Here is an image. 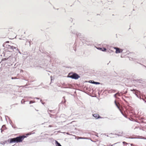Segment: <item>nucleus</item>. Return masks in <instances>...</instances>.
Wrapping results in <instances>:
<instances>
[{
	"label": "nucleus",
	"mask_w": 146,
	"mask_h": 146,
	"mask_svg": "<svg viewBox=\"0 0 146 146\" xmlns=\"http://www.w3.org/2000/svg\"><path fill=\"white\" fill-rule=\"evenodd\" d=\"M89 82L90 83H91L96 84H100V83L99 82H95L93 80H90L89 81Z\"/></svg>",
	"instance_id": "obj_7"
},
{
	"label": "nucleus",
	"mask_w": 146,
	"mask_h": 146,
	"mask_svg": "<svg viewBox=\"0 0 146 146\" xmlns=\"http://www.w3.org/2000/svg\"><path fill=\"white\" fill-rule=\"evenodd\" d=\"M123 144H124V145H125V144L127 145V144H128V143H126V142H125V141H123Z\"/></svg>",
	"instance_id": "obj_25"
},
{
	"label": "nucleus",
	"mask_w": 146,
	"mask_h": 146,
	"mask_svg": "<svg viewBox=\"0 0 146 146\" xmlns=\"http://www.w3.org/2000/svg\"><path fill=\"white\" fill-rule=\"evenodd\" d=\"M15 78H14L13 77H12L11 78V79H15Z\"/></svg>",
	"instance_id": "obj_45"
},
{
	"label": "nucleus",
	"mask_w": 146,
	"mask_h": 146,
	"mask_svg": "<svg viewBox=\"0 0 146 146\" xmlns=\"http://www.w3.org/2000/svg\"><path fill=\"white\" fill-rule=\"evenodd\" d=\"M31 41H28L27 40L26 42V44H27L28 43L29 44V46H30L31 45Z\"/></svg>",
	"instance_id": "obj_16"
},
{
	"label": "nucleus",
	"mask_w": 146,
	"mask_h": 146,
	"mask_svg": "<svg viewBox=\"0 0 146 146\" xmlns=\"http://www.w3.org/2000/svg\"><path fill=\"white\" fill-rule=\"evenodd\" d=\"M106 52H109V53H111V52H113V51L112 50H107Z\"/></svg>",
	"instance_id": "obj_15"
},
{
	"label": "nucleus",
	"mask_w": 146,
	"mask_h": 146,
	"mask_svg": "<svg viewBox=\"0 0 146 146\" xmlns=\"http://www.w3.org/2000/svg\"><path fill=\"white\" fill-rule=\"evenodd\" d=\"M53 111V110H49L48 111V112L49 113V112H52Z\"/></svg>",
	"instance_id": "obj_32"
},
{
	"label": "nucleus",
	"mask_w": 146,
	"mask_h": 146,
	"mask_svg": "<svg viewBox=\"0 0 146 146\" xmlns=\"http://www.w3.org/2000/svg\"><path fill=\"white\" fill-rule=\"evenodd\" d=\"M122 98L123 99V100L125 101V102H126V101L123 98Z\"/></svg>",
	"instance_id": "obj_43"
},
{
	"label": "nucleus",
	"mask_w": 146,
	"mask_h": 146,
	"mask_svg": "<svg viewBox=\"0 0 146 146\" xmlns=\"http://www.w3.org/2000/svg\"><path fill=\"white\" fill-rule=\"evenodd\" d=\"M77 140H78L79 139H80V137H78L77 138Z\"/></svg>",
	"instance_id": "obj_39"
},
{
	"label": "nucleus",
	"mask_w": 146,
	"mask_h": 146,
	"mask_svg": "<svg viewBox=\"0 0 146 146\" xmlns=\"http://www.w3.org/2000/svg\"><path fill=\"white\" fill-rule=\"evenodd\" d=\"M26 137V136L25 135L20 136L16 137L15 138H11L10 139V143H18L22 142L24 138Z\"/></svg>",
	"instance_id": "obj_1"
},
{
	"label": "nucleus",
	"mask_w": 146,
	"mask_h": 146,
	"mask_svg": "<svg viewBox=\"0 0 146 146\" xmlns=\"http://www.w3.org/2000/svg\"><path fill=\"white\" fill-rule=\"evenodd\" d=\"M103 48V49L102 50V51H105L107 50L106 48Z\"/></svg>",
	"instance_id": "obj_21"
},
{
	"label": "nucleus",
	"mask_w": 146,
	"mask_h": 146,
	"mask_svg": "<svg viewBox=\"0 0 146 146\" xmlns=\"http://www.w3.org/2000/svg\"><path fill=\"white\" fill-rule=\"evenodd\" d=\"M114 48L116 49L115 53H119L122 52L123 51L122 49H120L118 48L115 47Z\"/></svg>",
	"instance_id": "obj_5"
},
{
	"label": "nucleus",
	"mask_w": 146,
	"mask_h": 146,
	"mask_svg": "<svg viewBox=\"0 0 146 146\" xmlns=\"http://www.w3.org/2000/svg\"><path fill=\"white\" fill-rule=\"evenodd\" d=\"M113 145H111V144H110V145H108V146H112Z\"/></svg>",
	"instance_id": "obj_40"
},
{
	"label": "nucleus",
	"mask_w": 146,
	"mask_h": 146,
	"mask_svg": "<svg viewBox=\"0 0 146 146\" xmlns=\"http://www.w3.org/2000/svg\"><path fill=\"white\" fill-rule=\"evenodd\" d=\"M131 91H134L135 92H133V93L135 94V95L137 96V97H138V95L136 94V91H137V90H135L133 89V90H131Z\"/></svg>",
	"instance_id": "obj_12"
},
{
	"label": "nucleus",
	"mask_w": 146,
	"mask_h": 146,
	"mask_svg": "<svg viewBox=\"0 0 146 146\" xmlns=\"http://www.w3.org/2000/svg\"><path fill=\"white\" fill-rule=\"evenodd\" d=\"M68 77L72 79L77 80L80 78V76L76 73L70 72L69 73Z\"/></svg>",
	"instance_id": "obj_2"
},
{
	"label": "nucleus",
	"mask_w": 146,
	"mask_h": 146,
	"mask_svg": "<svg viewBox=\"0 0 146 146\" xmlns=\"http://www.w3.org/2000/svg\"><path fill=\"white\" fill-rule=\"evenodd\" d=\"M7 118H9V117H8V116H6H6H5V119H6V120H7Z\"/></svg>",
	"instance_id": "obj_34"
},
{
	"label": "nucleus",
	"mask_w": 146,
	"mask_h": 146,
	"mask_svg": "<svg viewBox=\"0 0 146 146\" xmlns=\"http://www.w3.org/2000/svg\"><path fill=\"white\" fill-rule=\"evenodd\" d=\"M87 138L80 137V139H87Z\"/></svg>",
	"instance_id": "obj_28"
},
{
	"label": "nucleus",
	"mask_w": 146,
	"mask_h": 146,
	"mask_svg": "<svg viewBox=\"0 0 146 146\" xmlns=\"http://www.w3.org/2000/svg\"><path fill=\"white\" fill-rule=\"evenodd\" d=\"M118 143H118H114V144H113V145H115V144H117V143Z\"/></svg>",
	"instance_id": "obj_47"
},
{
	"label": "nucleus",
	"mask_w": 146,
	"mask_h": 146,
	"mask_svg": "<svg viewBox=\"0 0 146 146\" xmlns=\"http://www.w3.org/2000/svg\"><path fill=\"white\" fill-rule=\"evenodd\" d=\"M9 42L8 41H7L6 42V43H9Z\"/></svg>",
	"instance_id": "obj_48"
},
{
	"label": "nucleus",
	"mask_w": 146,
	"mask_h": 146,
	"mask_svg": "<svg viewBox=\"0 0 146 146\" xmlns=\"http://www.w3.org/2000/svg\"><path fill=\"white\" fill-rule=\"evenodd\" d=\"M56 146H62L60 143L56 141Z\"/></svg>",
	"instance_id": "obj_13"
},
{
	"label": "nucleus",
	"mask_w": 146,
	"mask_h": 146,
	"mask_svg": "<svg viewBox=\"0 0 146 146\" xmlns=\"http://www.w3.org/2000/svg\"><path fill=\"white\" fill-rule=\"evenodd\" d=\"M114 102L116 106L119 110H120V107L119 106V105H120L118 103H117L116 100Z\"/></svg>",
	"instance_id": "obj_9"
},
{
	"label": "nucleus",
	"mask_w": 146,
	"mask_h": 146,
	"mask_svg": "<svg viewBox=\"0 0 146 146\" xmlns=\"http://www.w3.org/2000/svg\"><path fill=\"white\" fill-rule=\"evenodd\" d=\"M24 98H27V99H28L29 98H32L31 97H24Z\"/></svg>",
	"instance_id": "obj_24"
},
{
	"label": "nucleus",
	"mask_w": 146,
	"mask_h": 146,
	"mask_svg": "<svg viewBox=\"0 0 146 146\" xmlns=\"http://www.w3.org/2000/svg\"><path fill=\"white\" fill-rule=\"evenodd\" d=\"M50 114V116L51 117H52V116L53 115L52 114Z\"/></svg>",
	"instance_id": "obj_37"
},
{
	"label": "nucleus",
	"mask_w": 146,
	"mask_h": 146,
	"mask_svg": "<svg viewBox=\"0 0 146 146\" xmlns=\"http://www.w3.org/2000/svg\"><path fill=\"white\" fill-rule=\"evenodd\" d=\"M132 145H133V144H131V146H132Z\"/></svg>",
	"instance_id": "obj_52"
},
{
	"label": "nucleus",
	"mask_w": 146,
	"mask_h": 146,
	"mask_svg": "<svg viewBox=\"0 0 146 146\" xmlns=\"http://www.w3.org/2000/svg\"><path fill=\"white\" fill-rule=\"evenodd\" d=\"M1 133H2V132L4 131V129H3L2 128H1Z\"/></svg>",
	"instance_id": "obj_33"
},
{
	"label": "nucleus",
	"mask_w": 146,
	"mask_h": 146,
	"mask_svg": "<svg viewBox=\"0 0 146 146\" xmlns=\"http://www.w3.org/2000/svg\"><path fill=\"white\" fill-rule=\"evenodd\" d=\"M63 98H64V102H63V101H62V102H61V103H62L63 104H64V103H65L66 102V100H65V98H64V97H63Z\"/></svg>",
	"instance_id": "obj_22"
},
{
	"label": "nucleus",
	"mask_w": 146,
	"mask_h": 146,
	"mask_svg": "<svg viewBox=\"0 0 146 146\" xmlns=\"http://www.w3.org/2000/svg\"><path fill=\"white\" fill-rule=\"evenodd\" d=\"M35 102H33L32 101H30V102H29V104H31L32 103H34Z\"/></svg>",
	"instance_id": "obj_26"
},
{
	"label": "nucleus",
	"mask_w": 146,
	"mask_h": 146,
	"mask_svg": "<svg viewBox=\"0 0 146 146\" xmlns=\"http://www.w3.org/2000/svg\"><path fill=\"white\" fill-rule=\"evenodd\" d=\"M120 93H121L122 94H124V92H121Z\"/></svg>",
	"instance_id": "obj_41"
},
{
	"label": "nucleus",
	"mask_w": 146,
	"mask_h": 146,
	"mask_svg": "<svg viewBox=\"0 0 146 146\" xmlns=\"http://www.w3.org/2000/svg\"><path fill=\"white\" fill-rule=\"evenodd\" d=\"M25 101H24V99H23L21 101V104H25Z\"/></svg>",
	"instance_id": "obj_18"
},
{
	"label": "nucleus",
	"mask_w": 146,
	"mask_h": 146,
	"mask_svg": "<svg viewBox=\"0 0 146 146\" xmlns=\"http://www.w3.org/2000/svg\"><path fill=\"white\" fill-rule=\"evenodd\" d=\"M6 47L8 49L9 51H14V49H16V47H14L13 46H11L9 45H7Z\"/></svg>",
	"instance_id": "obj_4"
},
{
	"label": "nucleus",
	"mask_w": 146,
	"mask_h": 146,
	"mask_svg": "<svg viewBox=\"0 0 146 146\" xmlns=\"http://www.w3.org/2000/svg\"><path fill=\"white\" fill-rule=\"evenodd\" d=\"M42 104H44L42 102Z\"/></svg>",
	"instance_id": "obj_51"
},
{
	"label": "nucleus",
	"mask_w": 146,
	"mask_h": 146,
	"mask_svg": "<svg viewBox=\"0 0 146 146\" xmlns=\"http://www.w3.org/2000/svg\"><path fill=\"white\" fill-rule=\"evenodd\" d=\"M127 91H126L125 92H124V94H125L126 93H127Z\"/></svg>",
	"instance_id": "obj_44"
},
{
	"label": "nucleus",
	"mask_w": 146,
	"mask_h": 146,
	"mask_svg": "<svg viewBox=\"0 0 146 146\" xmlns=\"http://www.w3.org/2000/svg\"><path fill=\"white\" fill-rule=\"evenodd\" d=\"M93 116L96 118V119H98L99 118H101L102 117H101L100 116H99L98 114L97 113H95L94 114H93Z\"/></svg>",
	"instance_id": "obj_6"
},
{
	"label": "nucleus",
	"mask_w": 146,
	"mask_h": 146,
	"mask_svg": "<svg viewBox=\"0 0 146 146\" xmlns=\"http://www.w3.org/2000/svg\"><path fill=\"white\" fill-rule=\"evenodd\" d=\"M121 113L125 117H127V116H126V115H125L123 113V112H122V111H121Z\"/></svg>",
	"instance_id": "obj_27"
},
{
	"label": "nucleus",
	"mask_w": 146,
	"mask_h": 146,
	"mask_svg": "<svg viewBox=\"0 0 146 146\" xmlns=\"http://www.w3.org/2000/svg\"><path fill=\"white\" fill-rule=\"evenodd\" d=\"M16 49L18 51L19 53H20V54H21V52H20V51L18 49V48H16Z\"/></svg>",
	"instance_id": "obj_23"
},
{
	"label": "nucleus",
	"mask_w": 146,
	"mask_h": 146,
	"mask_svg": "<svg viewBox=\"0 0 146 146\" xmlns=\"http://www.w3.org/2000/svg\"><path fill=\"white\" fill-rule=\"evenodd\" d=\"M35 98L36 99H39V98Z\"/></svg>",
	"instance_id": "obj_46"
},
{
	"label": "nucleus",
	"mask_w": 146,
	"mask_h": 146,
	"mask_svg": "<svg viewBox=\"0 0 146 146\" xmlns=\"http://www.w3.org/2000/svg\"><path fill=\"white\" fill-rule=\"evenodd\" d=\"M117 95H118L119 96H120V95H119V94L118 92L116 93V94H115L114 95V97H116V96Z\"/></svg>",
	"instance_id": "obj_17"
},
{
	"label": "nucleus",
	"mask_w": 146,
	"mask_h": 146,
	"mask_svg": "<svg viewBox=\"0 0 146 146\" xmlns=\"http://www.w3.org/2000/svg\"><path fill=\"white\" fill-rule=\"evenodd\" d=\"M48 127H52V125H49Z\"/></svg>",
	"instance_id": "obj_38"
},
{
	"label": "nucleus",
	"mask_w": 146,
	"mask_h": 146,
	"mask_svg": "<svg viewBox=\"0 0 146 146\" xmlns=\"http://www.w3.org/2000/svg\"><path fill=\"white\" fill-rule=\"evenodd\" d=\"M76 35L77 37L80 38V40L82 41L83 42H87V39L86 38L84 37L82 35L81 33H78L76 34Z\"/></svg>",
	"instance_id": "obj_3"
},
{
	"label": "nucleus",
	"mask_w": 146,
	"mask_h": 146,
	"mask_svg": "<svg viewBox=\"0 0 146 146\" xmlns=\"http://www.w3.org/2000/svg\"><path fill=\"white\" fill-rule=\"evenodd\" d=\"M1 128H2L3 129H4V130H5L6 129V127H5V125H3L2 126Z\"/></svg>",
	"instance_id": "obj_19"
},
{
	"label": "nucleus",
	"mask_w": 146,
	"mask_h": 146,
	"mask_svg": "<svg viewBox=\"0 0 146 146\" xmlns=\"http://www.w3.org/2000/svg\"><path fill=\"white\" fill-rule=\"evenodd\" d=\"M111 92H115V90H111Z\"/></svg>",
	"instance_id": "obj_29"
},
{
	"label": "nucleus",
	"mask_w": 146,
	"mask_h": 146,
	"mask_svg": "<svg viewBox=\"0 0 146 146\" xmlns=\"http://www.w3.org/2000/svg\"><path fill=\"white\" fill-rule=\"evenodd\" d=\"M12 58H12H13V56H10L8 58H3V59H2V60H3V61L6 60H8V59H9V58Z\"/></svg>",
	"instance_id": "obj_8"
},
{
	"label": "nucleus",
	"mask_w": 146,
	"mask_h": 146,
	"mask_svg": "<svg viewBox=\"0 0 146 146\" xmlns=\"http://www.w3.org/2000/svg\"><path fill=\"white\" fill-rule=\"evenodd\" d=\"M13 59H14V58L13 57V58H12H12H9V59H8V60H9L10 62H13Z\"/></svg>",
	"instance_id": "obj_20"
},
{
	"label": "nucleus",
	"mask_w": 146,
	"mask_h": 146,
	"mask_svg": "<svg viewBox=\"0 0 146 146\" xmlns=\"http://www.w3.org/2000/svg\"><path fill=\"white\" fill-rule=\"evenodd\" d=\"M72 34L76 35V34H77V32L75 30H73L72 31H71V32Z\"/></svg>",
	"instance_id": "obj_14"
},
{
	"label": "nucleus",
	"mask_w": 146,
	"mask_h": 146,
	"mask_svg": "<svg viewBox=\"0 0 146 146\" xmlns=\"http://www.w3.org/2000/svg\"><path fill=\"white\" fill-rule=\"evenodd\" d=\"M97 49L99 50H102L103 49V48H97Z\"/></svg>",
	"instance_id": "obj_31"
},
{
	"label": "nucleus",
	"mask_w": 146,
	"mask_h": 146,
	"mask_svg": "<svg viewBox=\"0 0 146 146\" xmlns=\"http://www.w3.org/2000/svg\"><path fill=\"white\" fill-rule=\"evenodd\" d=\"M67 133V134H69V133Z\"/></svg>",
	"instance_id": "obj_50"
},
{
	"label": "nucleus",
	"mask_w": 146,
	"mask_h": 146,
	"mask_svg": "<svg viewBox=\"0 0 146 146\" xmlns=\"http://www.w3.org/2000/svg\"><path fill=\"white\" fill-rule=\"evenodd\" d=\"M123 133V131H121L120 132H119L118 133H117L115 134V135L121 136H122V134Z\"/></svg>",
	"instance_id": "obj_11"
},
{
	"label": "nucleus",
	"mask_w": 146,
	"mask_h": 146,
	"mask_svg": "<svg viewBox=\"0 0 146 146\" xmlns=\"http://www.w3.org/2000/svg\"><path fill=\"white\" fill-rule=\"evenodd\" d=\"M6 143V141H5V142H3L2 143H1L3 145H4L5 144V143Z\"/></svg>",
	"instance_id": "obj_30"
},
{
	"label": "nucleus",
	"mask_w": 146,
	"mask_h": 146,
	"mask_svg": "<svg viewBox=\"0 0 146 146\" xmlns=\"http://www.w3.org/2000/svg\"><path fill=\"white\" fill-rule=\"evenodd\" d=\"M140 64H141V65H142L144 67H145L146 69V66H145L143 65L140 63Z\"/></svg>",
	"instance_id": "obj_36"
},
{
	"label": "nucleus",
	"mask_w": 146,
	"mask_h": 146,
	"mask_svg": "<svg viewBox=\"0 0 146 146\" xmlns=\"http://www.w3.org/2000/svg\"><path fill=\"white\" fill-rule=\"evenodd\" d=\"M146 103V101L145 100H144L143 99H142Z\"/></svg>",
	"instance_id": "obj_42"
},
{
	"label": "nucleus",
	"mask_w": 146,
	"mask_h": 146,
	"mask_svg": "<svg viewBox=\"0 0 146 146\" xmlns=\"http://www.w3.org/2000/svg\"><path fill=\"white\" fill-rule=\"evenodd\" d=\"M125 98H127V97L125 96H124Z\"/></svg>",
	"instance_id": "obj_49"
},
{
	"label": "nucleus",
	"mask_w": 146,
	"mask_h": 146,
	"mask_svg": "<svg viewBox=\"0 0 146 146\" xmlns=\"http://www.w3.org/2000/svg\"><path fill=\"white\" fill-rule=\"evenodd\" d=\"M140 64H141V65H142L144 67H145L146 69V66H145L143 65L140 63Z\"/></svg>",
	"instance_id": "obj_35"
},
{
	"label": "nucleus",
	"mask_w": 146,
	"mask_h": 146,
	"mask_svg": "<svg viewBox=\"0 0 146 146\" xmlns=\"http://www.w3.org/2000/svg\"><path fill=\"white\" fill-rule=\"evenodd\" d=\"M114 102L116 106L119 110H120V107L119 106V105H120L118 103H117L116 100Z\"/></svg>",
	"instance_id": "obj_10"
}]
</instances>
